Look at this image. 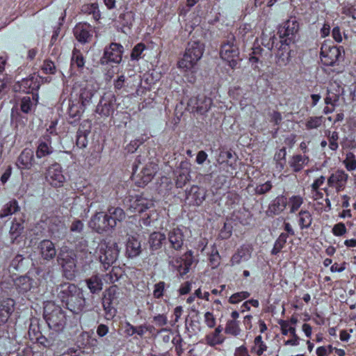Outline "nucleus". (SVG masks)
<instances>
[{
	"instance_id": "f257e3e1",
	"label": "nucleus",
	"mask_w": 356,
	"mask_h": 356,
	"mask_svg": "<svg viewBox=\"0 0 356 356\" xmlns=\"http://www.w3.org/2000/svg\"><path fill=\"white\" fill-rule=\"evenodd\" d=\"M168 240L171 250H166L169 264L175 268L180 276L186 274L193 263L191 252L185 253L182 257L176 252L181 249L184 245V234L180 229H175L169 232Z\"/></svg>"
},
{
	"instance_id": "f03ea898",
	"label": "nucleus",
	"mask_w": 356,
	"mask_h": 356,
	"mask_svg": "<svg viewBox=\"0 0 356 356\" xmlns=\"http://www.w3.org/2000/svg\"><path fill=\"white\" fill-rule=\"evenodd\" d=\"M204 50V44L199 41H191L188 43L183 58L178 62V67L186 75H191L188 81L193 82V74L198 70V61L201 59Z\"/></svg>"
},
{
	"instance_id": "7ed1b4c3",
	"label": "nucleus",
	"mask_w": 356,
	"mask_h": 356,
	"mask_svg": "<svg viewBox=\"0 0 356 356\" xmlns=\"http://www.w3.org/2000/svg\"><path fill=\"white\" fill-rule=\"evenodd\" d=\"M58 264L62 269L63 275L68 280H73L76 273V254L67 247L62 248L57 256Z\"/></svg>"
},
{
	"instance_id": "20e7f679",
	"label": "nucleus",
	"mask_w": 356,
	"mask_h": 356,
	"mask_svg": "<svg viewBox=\"0 0 356 356\" xmlns=\"http://www.w3.org/2000/svg\"><path fill=\"white\" fill-rule=\"evenodd\" d=\"M44 318L50 329L60 332L63 331L66 324L65 312L53 302H47L44 307Z\"/></svg>"
},
{
	"instance_id": "39448f33",
	"label": "nucleus",
	"mask_w": 356,
	"mask_h": 356,
	"mask_svg": "<svg viewBox=\"0 0 356 356\" xmlns=\"http://www.w3.org/2000/svg\"><path fill=\"white\" fill-rule=\"evenodd\" d=\"M98 248L99 261L107 268L118 259L120 252L118 244L112 239L103 240L99 243Z\"/></svg>"
},
{
	"instance_id": "423d86ee",
	"label": "nucleus",
	"mask_w": 356,
	"mask_h": 356,
	"mask_svg": "<svg viewBox=\"0 0 356 356\" xmlns=\"http://www.w3.org/2000/svg\"><path fill=\"white\" fill-rule=\"evenodd\" d=\"M220 57L222 60L228 63L232 68L235 67L241 60L239 56L238 48L235 43V38L233 35L230 36L227 40L222 44Z\"/></svg>"
},
{
	"instance_id": "0eeeda50",
	"label": "nucleus",
	"mask_w": 356,
	"mask_h": 356,
	"mask_svg": "<svg viewBox=\"0 0 356 356\" xmlns=\"http://www.w3.org/2000/svg\"><path fill=\"white\" fill-rule=\"evenodd\" d=\"M322 63L327 66H333L344 58V51L340 47L323 44L321 49Z\"/></svg>"
},
{
	"instance_id": "6e6552de",
	"label": "nucleus",
	"mask_w": 356,
	"mask_h": 356,
	"mask_svg": "<svg viewBox=\"0 0 356 356\" xmlns=\"http://www.w3.org/2000/svg\"><path fill=\"white\" fill-rule=\"evenodd\" d=\"M89 227L95 232L102 234L113 229L115 223L110 220L106 213H96L89 221Z\"/></svg>"
},
{
	"instance_id": "1a4fd4ad",
	"label": "nucleus",
	"mask_w": 356,
	"mask_h": 356,
	"mask_svg": "<svg viewBox=\"0 0 356 356\" xmlns=\"http://www.w3.org/2000/svg\"><path fill=\"white\" fill-rule=\"evenodd\" d=\"M116 104V98L114 94L108 92L102 97L96 108V113L101 116L108 117L113 114Z\"/></svg>"
},
{
	"instance_id": "9d476101",
	"label": "nucleus",
	"mask_w": 356,
	"mask_h": 356,
	"mask_svg": "<svg viewBox=\"0 0 356 356\" xmlns=\"http://www.w3.org/2000/svg\"><path fill=\"white\" fill-rule=\"evenodd\" d=\"M212 104L211 98L204 95H198L191 97L188 102V109L191 112H196L201 115L207 113Z\"/></svg>"
},
{
	"instance_id": "9b49d317",
	"label": "nucleus",
	"mask_w": 356,
	"mask_h": 356,
	"mask_svg": "<svg viewBox=\"0 0 356 356\" xmlns=\"http://www.w3.org/2000/svg\"><path fill=\"white\" fill-rule=\"evenodd\" d=\"M299 30V24L296 17H290L288 20L280 26L278 33L281 38H285L284 42L291 41L293 39Z\"/></svg>"
},
{
	"instance_id": "f8f14e48",
	"label": "nucleus",
	"mask_w": 356,
	"mask_h": 356,
	"mask_svg": "<svg viewBox=\"0 0 356 356\" xmlns=\"http://www.w3.org/2000/svg\"><path fill=\"white\" fill-rule=\"evenodd\" d=\"M122 45L118 43H111L108 47L105 49L101 63L102 64H106L108 62L119 63L122 60Z\"/></svg>"
},
{
	"instance_id": "ddd939ff",
	"label": "nucleus",
	"mask_w": 356,
	"mask_h": 356,
	"mask_svg": "<svg viewBox=\"0 0 356 356\" xmlns=\"http://www.w3.org/2000/svg\"><path fill=\"white\" fill-rule=\"evenodd\" d=\"M117 287L111 286L102 299V305L105 311V317L106 319H112L116 314L115 309L112 306V302L117 298Z\"/></svg>"
},
{
	"instance_id": "4468645a",
	"label": "nucleus",
	"mask_w": 356,
	"mask_h": 356,
	"mask_svg": "<svg viewBox=\"0 0 356 356\" xmlns=\"http://www.w3.org/2000/svg\"><path fill=\"white\" fill-rule=\"evenodd\" d=\"M46 179L54 187H60L65 182L62 168L58 163L53 164L47 170Z\"/></svg>"
},
{
	"instance_id": "2eb2a0df",
	"label": "nucleus",
	"mask_w": 356,
	"mask_h": 356,
	"mask_svg": "<svg viewBox=\"0 0 356 356\" xmlns=\"http://www.w3.org/2000/svg\"><path fill=\"white\" fill-rule=\"evenodd\" d=\"M191 163L188 160L182 161L175 171V184L178 188H182L191 179Z\"/></svg>"
},
{
	"instance_id": "dca6fc26",
	"label": "nucleus",
	"mask_w": 356,
	"mask_h": 356,
	"mask_svg": "<svg viewBox=\"0 0 356 356\" xmlns=\"http://www.w3.org/2000/svg\"><path fill=\"white\" fill-rule=\"evenodd\" d=\"M79 288L75 284L64 282L58 285L56 289L58 298L64 303H66L73 295H76Z\"/></svg>"
},
{
	"instance_id": "f3484780",
	"label": "nucleus",
	"mask_w": 356,
	"mask_h": 356,
	"mask_svg": "<svg viewBox=\"0 0 356 356\" xmlns=\"http://www.w3.org/2000/svg\"><path fill=\"white\" fill-rule=\"evenodd\" d=\"M158 170L157 165L154 162L147 163L138 175L139 180L137 181L138 186L146 185L152 181Z\"/></svg>"
},
{
	"instance_id": "a211bd4d",
	"label": "nucleus",
	"mask_w": 356,
	"mask_h": 356,
	"mask_svg": "<svg viewBox=\"0 0 356 356\" xmlns=\"http://www.w3.org/2000/svg\"><path fill=\"white\" fill-rule=\"evenodd\" d=\"M348 177V175L343 170H338L330 176L327 184L330 187H334L337 191H341L344 188Z\"/></svg>"
},
{
	"instance_id": "6ab92c4d",
	"label": "nucleus",
	"mask_w": 356,
	"mask_h": 356,
	"mask_svg": "<svg viewBox=\"0 0 356 356\" xmlns=\"http://www.w3.org/2000/svg\"><path fill=\"white\" fill-rule=\"evenodd\" d=\"M76 295H73L71 298L65 303L67 307L73 313L78 314L82 312L86 307V300L83 291L81 289Z\"/></svg>"
},
{
	"instance_id": "aec40b11",
	"label": "nucleus",
	"mask_w": 356,
	"mask_h": 356,
	"mask_svg": "<svg viewBox=\"0 0 356 356\" xmlns=\"http://www.w3.org/2000/svg\"><path fill=\"white\" fill-rule=\"evenodd\" d=\"M74 34L79 42H88L92 37V27L88 24H78L74 29Z\"/></svg>"
},
{
	"instance_id": "412c9836",
	"label": "nucleus",
	"mask_w": 356,
	"mask_h": 356,
	"mask_svg": "<svg viewBox=\"0 0 356 356\" xmlns=\"http://www.w3.org/2000/svg\"><path fill=\"white\" fill-rule=\"evenodd\" d=\"M153 205L152 201L142 197H135L129 200V209L131 212H143Z\"/></svg>"
},
{
	"instance_id": "4be33fe9",
	"label": "nucleus",
	"mask_w": 356,
	"mask_h": 356,
	"mask_svg": "<svg viewBox=\"0 0 356 356\" xmlns=\"http://www.w3.org/2000/svg\"><path fill=\"white\" fill-rule=\"evenodd\" d=\"M40 254L44 260L53 259L56 255V250L54 244L49 240L42 241L38 245Z\"/></svg>"
},
{
	"instance_id": "5701e85b",
	"label": "nucleus",
	"mask_w": 356,
	"mask_h": 356,
	"mask_svg": "<svg viewBox=\"0 0 356 356\" xmlns=\"http://www.w3.org/2000/svg\"><path fill=\"white\" fill-rule=\"evenodd\" d=\"M66 227L63 221L57 218H52L49 225V232L54 238H63L65 234Z\"/></svg>"
},
{
	"instance_id": "b1692460",
	"label": "nucleus",
	"mask_w": 356,
	"mask_h": 356,
	"mask_svg": "<svg viewBox=\"0 0 356 356\" xmlns=\"http://www.w3.org/2000/svg\"><path fill=\"white\" fill-rule=\"evenodd\" d=\"M34 163L33 151L31 149H25L19 156L17 165L20 169H30Z\"/></svg>"
},
{
	"instance_id": "393cba45",
	"label": "nucleus",
	"mask_w": 356,
	"mask_h": 356,
	"mask_svg": "<svg viewBox=\"0 0 356 356\" xmlns=\"http://www.w3.org/2000/svg\"><path fill=\"white\" fill-rule=\"evenodd\" d=\"M286 204V197L283 195L278 196L269 205L267 213L269 216L278 215L284 210Z\"/></svg>"
},
{
	"instance_id": "a878e982",
	"label": "nucleus",
	"mask_w": 356,
	"mask_h": 356,
	"mask_svg": "<svg viewBox=\"0 0 356 356\" xmlns=\"http://www.w3.org/2000/svg\"><path fill=\"white\" fill-rule=\"evenodd\" d=\"M342 89L337 83H331L327 90V97L325 99L326 104L334 106L341 95Z\"/></svg>"
},
{
	"instance_id": "bb28decb",
	"label": "nucleus",
	"mask_w": 356,
	"mask_h": 356,
	"mask_svg": "<svg viewBox=\"0 0 356 356\" xmlns=\"http://www.w3.org/2000/svg\"><path fill=\"white\" fill-rule=\"evenodd\" d=\"M186 199L190 203L200 205L204 199V193L196 186H193L188 191H186Z\"/></svg>"
},
{
	"instance_id": "cd10ccee",
	"label": "nucleus",
	"mask_w": 356,
	"mask_h": 356,
	"mask_svg": "<svg viewBox=\"0 0 356 356\" xmlns=\"http://www.w3.org/2000/svg\"><path fill=\"white\" fill-rule=\"evenodd\" d=\"M14 301L8 299L0 305V325L4 324L8 320L13 312Z\"/></svg>"
},
{
	"instance_id": "c85d7f7f",
	"label": "nucleus",
	"mask_w": 356,
	"mask_h": 356,
	"mask_svg": "<svg viewBox=\"0 0 356 356\" xmlns=\"http://www.w3.org/2000/svg\"><path fill=\"white\" fill-rule=\"evenodd\" d=\"M141 252L140 242L134 236L129 238L127 243V253L129 257H134Z\"/></svg>"
},
{
	"instance_id": "c756f323",
	"label": "nucleus",
	"mask_w": 356,
	"mask_h": 356,
	"mask_svg": "<svg viewBox=\"0 0 356 356\" xmlns=\"http://www.w3.org/2000/svg\"><path fill=\"white\" fill-rule=\"evenodd\" d=\"M309 162V158L300 154L293 156L289 161V165L295 172L301 170Z\"/></svg>"
},
{
	"instance_id": "7c9ffc66",
	"label": "nucleus",
	"mask_w": 356,
	"mask_h": 356,
	"mask_svg": "<svg viewBox=\"0 0 356 356\" xmlns=\"http://www.w3.org/2000/svg\"><path fill=\"white\" fill-rule=\"evenodd\" d=\"M19 86L24 92L28 93L29 92V90H38L40 85L37 78L31 76L22 79L19 82Z\"/></svg>"
},
{
	"instance_id": "2f4dec72",
	"label": "nucleus",
	"mask_w": 356,
	"mask_h": 356,
	"mask_svg": "<svg viewBox=\"0 0 356 356\" xmlns=\"http://www.w3.org/2000/svg\"><path fill=\"white\" fill-rule=\"evenodd\" d=\"M86 284L92 293H99L102 289V281L97 275H92L86 280Z\"/></svg>"
},
{
	"instance_id": "473e14b6",
	"label": "nucleus",
	"mask_w": 356,
	"mask_h": 356,
	"mask_svg": "<svg viewBox=\"0 0 356 356\" xmlns=\"http://www.w3.org/2000/svg\"><path fill=\"white\" fill-rule=\"evenodd\" d=\"M165 234L161 232H154L149 236V243L152 250H156L161 248L163 242L165 241Z\"/></svg>"
},
{
	"instance_id": "72a5a7b5",
	"label": "nucleus",
	"mask_w": 356,
	"mask_h": 356,
	"mask_svg": "<svg viewBox=\"0 0 356 356\" xmlns=\"http://www.w3.org/2000/svg\"><path fill=\"white\" fill-rule=\"evenodd\" d=\"M38 95L33 97L31 99L30 97H24L21 100L20 108L23 113H29L31 112L33 107L38 103Z\"/></svg>"
},
{
	"instance_id": "f704fd0d",
	"label": "nucleus",
	"mask_w": 356,
	"mask_h": 356,
	"mask_svg": "<svg viewBox=\"0 0 356 356\" xmlns=\"http://www.w3.org/2000/svg\"><path fill=\"white\" fill-rule=\"evenodd\" d=\"M110 220L115 223V227L117 225V222H120L125 218V213L124 211L119 208H111L106 213Z\"/></svg>"
},
{
	"instance_id": "c9c22d12",
	"label": "nucleus",
	"mask_w": 356,
	"mask_h": 356,
	"mask_svg": "<svg viewBox=\"0 0 356 356\" xmlns=\"http://www.w3.org/2000/svg\"><path fill=\"white\" fill-rule=\"evenodd\" d=\"M95 92V90L92 88V86L89 84H87L86 87L81 89L80 93V99L83 106H85L91 101Z\"/></svg>"
},
{
	"instance_id": "e433bc0d",
	"label": "nucleus",
	"mask_w": 356,
	"mask_h": 356,
	"mask_svg": "<svg viewBox=\"0 0 356 356\" xmlns=\"http://www.w3.org/2000/svg\"><path fill=\"white\" fill-rule=\"evenodd\" d=\"M19 209L17 202L13 200L6 204L0 213V218H3L12 215L17 212Z\"/></svg>"
},
{
	"instance_id": "4c0bfd02",
	"label": "nucleus",
	"mask_w": 356,
	"mask_h": 356,
	"mask_svg": "<svg viewBox=\"0 0 356 356\" xmlns=\"http://www.w3.org/2000/svg\"><path fill=\"white\" fill-rule=\"evenodd\" d=\"M286 148L283 147L280 149L275 156V159L276 161V168L279 171L283 170L285 164H286Z\"/></svg>"
},
{
	"instance_id": "58836bf2",
	"label": "nucleus",
	"mask_w": 356,
	"mask_h": 356,
	"mask_svg": "<svg viewBox=\"0 0 356 356\" xmlns=\"http://www.w3.org/2000/svg\"><path fill=\"white\" fill-rule=\"evenodd\" d=\"M329 142V147L333 151L338 149L337 140L339 139V134L337 131L331 132L330 130H326L325 132Z\"/></svg>"
},
{
	"instance_id": "ea45409f",
	"label": "nucleus",
	"mask_w": 356,
	"mask_h": 356,
	"mask_svg": "<svg viewBox=\"0 0 356 356\" xmlns=\"http://www.w3.org/2000/svg\"><path fill=\"white\" fill-rule=\"evenodd\" d=\"M299 223L302 229L308 228L312 221V215L307 211H301L299 213Z\"/></svg>"
},
{
	"instance_id": "a19ab883",
	"label": "nucleus",
	"mask_w": 356,
	"mask_h": 356,
	"mask_svg": "<svg viewBox=\"0 0 356 356\" xmlns=\"http://www.w3.org/2000/svg\"><path fill=\"white\" fill-rule=\"evenodd\" d=\"M225 332L227 334L237 336L240 334L241 329L236 321L229 320L227 321L225 328Z\"/></svg>"
},
{
	"instance_id": "79ce46f5",
	"label": "nucleus",
	"mask_w": 356,
	"mask_h": 356,
	"mask_svg": "<svg viewBox=\"0 0 356 356\" xmlns=\"http://www.w3.org/2000/svg\"><path fill=\"white\" fill-rule=\"evenodd\" d=\"M90 131L88 130H82L79 129L76 134V145L80 148H84L88 143L87 136Z\"/></svg>"
},
{
	"instance_id": "37998d69",
	"label": "nucleus",
	"mask_w": 356,
	"mask_h": 356,
	"mask_svg": "<svg viewBox=\"0 0 356 356\" xmlns=\"http://www.w3.org/2000/svg\"><path fill=\"white\" fill-rule=\"evenodd\" d=\"M29 335L31 340H35L40 337L38 321L36 318L32 319L29 325Z\"/></svg>"
},
{
	"instance_id": "c03bdc74",
	"label": "nucleus",
	"mask_w": 356,
	"mask_h": 356,
	"mask_svg": "<svg viewBox=\"0 0 356 356\" xmlns=\"http://www.w3.org/2000/svg\"><path fill=\"white\" fill-rule=\"evenodd\" d=\"M52 152L53 149L51 146L49 145L48 143L45 142H42L38 147V149L36 151V156L38 158H42L43 156L51 154Z\"/></svg>"
},
{
	"instance_id": "a18cd8bd",
	"label": "nucleus",
	"mask_w": 356,
	"mask_h": 356,
	"mask_svg": "<svg viewBox=\"0 0 356 356\" xmlns=\"http://www.w3.org/2000/svg\"><path fill=\"white\" fill-rule=\"evenodd\" d=\"M23 226L20 222H13L10 229V235L11 237L12 242L13 243L17 238L20 236L21 232L23 229Z\"/></svg>"
},
{
	"instance_id": "49530a36",
	"label": "nucleus",
	"mask_w": 356,
	"mask_h": 356,
	"mask_svg": "<svg viewBox=\"0 0 356 356\" xmlns=\"http://www.w3.org/2000/svg\"><path fill=\"white\" fill-rule=\"evenodd\" d=\"M343 163L346 169L349 171L354 170L356 169V159L355 156L352 152L346 154Z\"/></svg>"
},
{
	"instance_id": "de8ad7c7",
	"label": "nucleus",
	"mask_w": 356,
	"mask_h": 356,
	"mask_svg": "<svg viewBox=\"0 0 356 356\" xmlns=\"http://www.w3.org/2000/svg\"><path fill=\"white\" fill-rule=\"evenodd\" d=\"M323 122V117H311L305 123L307 129H317L319 127Z\"/></svg>"
},
{
	"instance_id": "09e8293b",
	"label": "nucleus",
	"mask_w": 356,
	"mask_h": 356,
	"mask_svg": "<svg viewBox=\"0 0 356 356\" xmlns=\"http://www.w3.org/2000/svg\"><path fill=\"white\" fill-rule=\"evenodd\" d=\"M72 65H76L77 67H83L84 65V60L80 51L76 49H74L72 57Z\"/></svg>"
},
{
	"instance_id": "8fccbe9b",
	"label": "nucleus",
	"mask_w": 356,
	"mask_h": 356,
	"mask_svg": "<svg viewBox=\"0 0 356 356\" xmlns=\"http://www.w3.org/2000/svg\"><path fill=\"white\" fill-rule=\"evenodd\" d=\"M207 343L211 346L216 344H220L223 341V338L220 335L217 334L214 332L206 337Z\"/></svg>"
},
{
	"instance_id": "3c124183",
	"label": "nucleus",
	"mask_w": 356,
	"mask_h": 356,
	"mask_svg": "<svg viewBox=\"0 0 356 356\" xmlns=\"http://www.w3.org/2000/svg\"><path fill=\"white\" fill-rule=\"evenodd\" d=\"M250 296L248 291H241L233 294L229 299L231 304H236L243 300L248 298Z\"/></svg>"
},
{
	"instance_id": "603ef678",
	"label": "nucleus",
	"mask_w": 356,
	"mask_h": 356,
	"mask_svg": "<svg viewBox=\"0 0 356 356\" xmlns=\"http://www.w3.org/2000/svg\"><path fill=\"white\" fill-rule=\"evenodd\" d=\"M248 258V254L245 253V252L243 250H241L238 251L237 253L234 254L232 257V264H240L243 260H247Z\"/></svg>"
},
{
	"instance_id": "864d4df0",
	"label": "nucleus",
	"mask_w": 356,
	"mask_h": 356,
	"mask_svg": "<svg viewBox=\"0 0 356 356\" xmlns=\"http://www.w3.org/2000/svg\"><path fill=\"white\" fill-rule=\"evenodd\" d=\"M272 188L270 181H266L264 184H259L254 188V192L257 195H263L270 191Z\"/></svg>"
},
{
	"instance_id": "5fc2aeb1",
	"label": "nucleus",
	"mask_w": 356,
	"mask_h": 356,
	"mask_svg": "<svg viewBox=\"0 0 356 356\" xmlns=\"http://www.w3.org/2000/svg\"><path fill=\"white\" fill-rule=\"evenodd\" d=\"M165 284L164 282H159L154 284L153 296L155 298H160L163 296Z\"/></svg>"
},
{
	"instance_id": "6e6d98bb",
	"label": "nucleus",
	"mask_w": 356,
	"mask_h": 356,
	"mask_svg": "<svg viewBox=\"0 0 356 356\" xmlns=\"http://www.w3.org/2000/svg\"><path fill=\"white\" fill-rule=\"evenodd\" d=\"M302 204V199L299 196H294L290 199L289 204L291 212L293 213L297 211Z\"/></svg>"
},
{
	"instance_id": "4d7b16f0",
	"label": "nucleus",
	"mask_w": 356,
	"mask_h": 356,
	"mask_svg": "<svg viewBox=\"0 0 356 356\" xmlns=\"http://www.w3.org/2000/svg\"><path fill=\"white\" fill-rule=\"evenodd\" d=\"M220 257L216 250H213L209 257V262L212 268H215L220 264Z\"/></svg>"
},
{
	"instance_id": "13d9d810",
	"label": "nucleus",
	"mask_w": 356,
	"mask_h": 356,
	"mask_svg": "<svg viewBox=\"0 0 356 356\" xmlns=\"http://www.w3.org/2000/svg\"><path fill=\"white\" fill-rule=\"evenodd\" d=\"M42 70L46 74H54L56 71V67L53 62L47 60L44 62Z\"/></svg>"
},
{
	"instance_id": "bf43d9fd",
	"label": "nucleus",
	"mask_w": 356,
	"mask_h": 356,
	"mask_svg": "<svg viewBox=\"0 0 356 356\" xmlns=\"http://www.w3.org/2000/svg\"><path fill=\"white\" fill-rule=\"evenodd\" d=\"M37 340L40 344L43 345L45 347H51L54 344V339L53 337L49 335V338H47L43 336H40L39 337H37L35 339Z\"/></svg>"
},
{
	"instance_id": "052dcab7",
	"label": "nucleus",
	"mask_w": 356,
	"mask_h": 356,
	"mask_svg": "<svg viewBox=\"0 0 356 356\" xmlns=\"http://www.w3.org/2000/svg\"><path fill=\"white\" fill-rule=\"evenodd\" d=\"M145 49L144 44L139 43L137 45H136L132 50L131 57L133 60H137L138 59L140 54L143 52V51Z\"/></svg>"
},
{
	"instance_id": "680f3d73",
	"label": "nucleus",
	"mask_w": 356,
	"mask_h": 356,
	"mask_svg": "<svg viewBox=\"0 0 356 356\" xmlns=\"http://www.w3.org/2000/svg\"><path fill=\"white\" fill-rule=\"evenodd\" d=\"M254 343L258 346V349L256 350L257 355H261L266 350V346L264 344L261 336H257L254 339Z\"/></svg>"
},
{
	"instance_id": "e2e57ef3",
	"label": "nucleus",
	"mask_w": 356,
	"mask_h": 356,
	"mask_svg": "<svg viewBox=\"0 0 356 356\" xmlns=\"http://www.w3.org/2000/svg\"><path fill=\"white\" fill-rule=\"evenodd\" d=\"M332 232L336 236H342L346 232V228L343 223L340 222L334 226Z\"/></svg>"
},
{
	"instance_id": "0e129e2a",
	"label": "nucleus",
	"mask_w": 356,
	"mask_h": 356,
	"mask_svg": "<svg viewBox=\"0 0 356 356\" xmlns=\"http://www.w3.org/2000/svg\"><path fill=\"white\" fill-rule=\"evenodd\" d=\"M82 194L88 200H92L96 196V192L91 186L85 188Z\"/></svg>"
},
{
	"instance_id": "69168bd1",
	"label": "nucleus",
	"mask_w": 356,
	"mask_h": 356,
	"mask_svg": "<svg viewBox=\"0 0 356 356\" xmlns=\"http://www.w3.org/2000/svg\"><path fill=\"white\" fill-rule=\"evenodd\" d=\"M83 228V224L81 220H74L70 227V230L72 232L80 233L82 232Z\"/></svg>"
},
{
	"instance_id": "338daca9",
	"label": "nucleus",
	"mask_w": 356,
	"mask_h": 356,
	"mask_svg": "<svg viewBox=\"0 0 356 356\" xmlns=\"http://www.w3.org/2000/svg\"><path fill=\"white\" fill-rule=\"evenodd\" d=\"M288 235L286 234H281L277 238V240L275 243V246L278 248L280 250H282L284 245L285 244L286 239H287Z\"/></svg>"
},
{
	"instance_id": "774afa93",
	"label": "nucleus",
	"mask_w": 356,
	"mask_h": 356,
	"mask_svg": "<svg viewBox=\"0 0 356 356\" xmlns=\"http://www.w3.org/2000/svg\"><path fill=\"white\" fill-rule=\"evenodd\" d=\"M204 319H205V323L208 327H213L215 326V324H216L215 318L213 317V315L211 312H207L205 313Z\"/></svg>"
}]
</instances>
